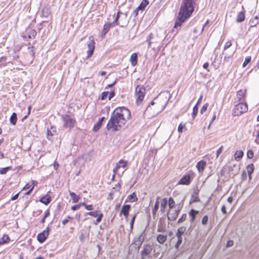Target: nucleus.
Returning a JSON list of instances; mask_svg holds the SVG:
<instances>
[{
	"mask_svg": "<svg viewBox=\"0 0 259 259\" xmlns=\"http://www.w3.org/2000/svg\"><path fill=\"white\" fill-rule=\"evenodd\" d=\"M130 117L131 112L128 109L124 107H117L111 113L106 129L112 132L119 131Z\"/></svg>",
	"mask_w": 259,
	"mask_h": 259,
	"instance_id": "obj_1",
	"label": "nucleus"
},
{
	"mask_svg": "<svg viewBox=\"0 0 259 259\" xmlns=\"http://www.w3.org/2000/svg\"><path fill=\"white\" fill-rule=\"evenodd\" d=\"M170 97V96L167 92L160 93L150 103L147 107V110L150 108L151 106L155 105L154 110H156L157 113L161 112L166 106Z\"/></svg>",
	"mask_w": 259,
	"mask_h": 259,
	"instance_id": "obj_2",
	"label": "nucleus"
},
{
	"mask_svg": "<svg viewBox=\"0 0 259 259\" xmlns=\"http://www.w3.org/2000/svg\"><path fill=\"white\" fill-rule=\"evenodd\" d=\"M189 9H186V8H180L178 17L176 19V21L174 25V29H177L176 32L178 31V27H180L182 23L187 19L191 15L192 13H190Z\"/></svg>",
	"mask_w": 259,
	"mask_h": 259,
	"instance_id": "obj_3",
	"label": "nucleus"
},
{
	"mask_svg": "<svg viewBox=\"0 0 259 259\" xmlns=\"http://www.w3.org/2000/svg\"><path fill=\"white\" fill-rule=\"evenodd\" d=\"M61 119L63 122V126L65 128L71 129L74 127L76 120L72 118L69 115H64L61 116Z\"/></svg>",
	"mask_w": 259,
	"mask_h": 259,
	"instance_id": "obj_4",
	"label": "nucleus"
},
{
	"mask_svg": "<svg viewBox=\"0 0 259 259\" xmlns=\"http://www.w3.org/2000/svg\"><path fill=\"white\" fill-rule=\"evenodd\" d=\"M145 88L142 85H138L136 88L135 93L137 96L136 102L137 104H140L144 100L145 96Z\"/></svg>",
	"mask_w": 259,
	"mask_h": 259,
	"instance_id": "obj_5",
	"label": "nucleus"
},
{
	"mask_svg": "<svg viewBox=\"0 0 259 259\" xmlns=\"http://www.w3.org/2000/svg\"><path fill=\"white\" fill-rule=\"evenodd\" d=\"M153 249V246L149 243L144 244L140 251L141 259H148Z\"/></svg>",
	"mask_w": 259,
	"mask_h": 259,
	"instance_id": "obj_6",
	"label": "nucleus"
},
{
	"mask_svg": "<svg viewBox=\"0 0 259 259\" xmlns=\"http://www.w3.org/2000/svg\"><path fill=\"white\" fill-rule=\"evenodd\" d=\"M144 234L145 231H143L138 236L135 237L133 239V243L135 245L138 250L141 247L145 240V235Z\"/></svg>",
	"mask_w": 259,
	"mask_h": 259,
	"instance_id": "obj_7",
	"label": "nucleus"
},
{
	"mask_svg": "<svg viewBox=\"0 0 259 259\" xmlns=\"http://www.w3.org/2000/svg\"><path fill=\"white\" fill-rule=\"evenodd\" d=\"M186 231V227L182 226L180 227L176 233V236L178 238V241L175 245V248L178 249L182 243V235Z\"/></svg>",
	"mask_w": 259,
	"mask_h": 259,
	"instance_id": "obj_8",
	"label": "nucleus"
},
{
	"mask_svg": "<svg viewBox=\"0 0 259 259\" xmlns=\"http://www.w3.org/2000/svg\"><path fill=\"white\" fill-rule=\"evenodd\" d=\"M49 235V228L48 227L42 232L37 236V239L39 242L42 243L45 241Z\"/></svg>",
	"mask_w": 259,
	"mask_h": 259,
	"instance_id": "obj_9",
	"label": "nucleus"
},
{
	"mask_svg": "<svg viewBox=\"0 0 259 259\" xmlns=\"http://www.w3.org/2000/svg\"><path fill=\"white\" fill-rule=\"evenodd\" d=\"M195 4V0H184L183 5L181 6V8L189 9L190 13L194 11L193 5Z\"/></svg>",
	"mask_w": 259,
	"mask_h": 259,
	"instance_id": "obj_10",
	"label": "nucleus"
},
{
	"mask_svg": "<svg viewBox=\"0 0 259 259\" xmlns=\"http://www.w3.org/2000/svg\"><path fill=\"white\" fill-rule=\"evenodd\" d=\"M180 212V209H176L175 210L169 209L167 213L168 220L171 221L176 220Z\"/></svg>",
	"mask_w": 259,
	"mask_h": 259,
	"instance_id": "obj_11",
	"label": "nucleus"
},
{
	"mask_svg": "<svg viewBox=\"0 0 259 259\" xmlns=\"http://www.w3.org/2000/svg\"><path fill=\"white\" fill-rule=\"evenodd\" d=\"M243 113V103L240 101L237 104L233 109V116H239Z\"/></svg>",
	"mask_w": 259,
	"mask_h": 259,
	"instance_id": "obj_12",
	"label": "nucleus"
},
{
	"mask_svg": "<svg viewBox=\"0 0 259 259\" xmlns=\"http://www.w3.org/2000/svg\"><path fill=\"white\" fill-rule=\"evenodd\" d=\"M95 42L93 40H90L87 42V45L88 47V56L87 58H89L91 57L95 49Z\"/></svg>",
	"mask_w": 259,
	"mask_h": 259,
	"instance_id": "obj_13",
	"label": "nucleus"
},
{
	"mask_svg": "<svg viewBox=\"0 0 259 259\" xmlns=\"http://www.w3.org/2000/svg\"><path fill=\"white\" fill-rule=\"evenodd\" d=\"M131 206L129 204L123 205L120 212V215L123 214L126 219H127L129 214V211Z\"/></svg>",
	"mask_w": 259,
	"mask_h": 259,
	"instance_id": "obj_14",
	"label": "nucleus"
},
{
	"mask_svg": "<svg viewBox=\"0 0 259 259\" xmlns=\"http://www.w3.org/2000/svg\"><path fill=\"white\" fill-rule=\"evenodd\" d=\"M191 181V176L190 175H186L180 179L178 184L180 185H188L190 184Z\"/></svg>",
	"mask_w": 259,
	"mask_h": 259,
	"instance_id": "obj_15",
	"label": "nucleus"
},
{
	"mask_svg": "<svg viewBox=\"0 0 259 259\" xmlns=\"http://www.w3.org/2000/svg\"><path fill=\"white\" fill-rule=\"evenodd\" d=\"M112 26V25L111 23L108 22L106 23L104 25L103 28L101 32V36L102 37H104L107 33L109 31L110 29Z\"/></svg>",
	"mask_w": 259,
	"mask_h": 259,
	"instance_id": "obj_16",
	"label": "nucleus"
},
{
	"mask_svg": "<svg viewBox=\"0 0 259 259\" xmlns=\"http://www.w3.org/2000/svg\"><path fill=\"white\" fill-rule=\"evenodd\" d=\"M126 164H127L126 161H125L122 159L118 161V162L116 163V167L113 170L114 173L115 174L118 170V169L121 167H122L123 168H125L126 166Z\"/></svg>",
	"mask_w": 259,
	"mask_h": 259,
	"instance_id": "obj_17",
	"label": "nucleus"
},
{
	"mask_svg": "<svg viewBox=\"0 0 259 259\" xmlns=\"http://www.w3.org/2000/svg\"><path fill=\"white\" fill-rule=\"evenodd\" d=\"M157 231L158 232H165L166 231L165 224L161 219L158 222Z\"/></svg>",
	"mask_w": 259,
	"mask_h": 259,
	"instance_id": "obj_18",
	"label": "nucleus"
},
{
	"mask_svg": "<svg viewBox=\"0 0 259 259\" xmlns=\"http://www.w3.org/2000/svg\"><path fill=\"white\" fill-rule=\"evenodd\" d=\"M206 165V162L201 160L199 161L196 164V167L199 172H202Z\"/></svg>",
	"mask_w": 259,
	"mask_h": 259,
	"instance_id": "obj_19",
	"label": "nucleus"
},
{
	"mask_svg": "<svg viewBox=\"0 0 259 259\" xmlns=\"http://www.w3.org/2000/svg\"><path fill=\"white\" fill-rule=\"evenodd\" d=\"M40 202L42 203L43 204L45 205H48L49 204L51 201V198L50 196L48 195H46L45 196H44L42 197L40 200Z\"/></svg>",
	"mask_w": 259,
	"mask_h": 259,
	"instance_id": "obj_20",
	"label": "nucleus"
},
{
	"mask_svg": "<svg viewBox=\"0 0 259 259\" xmlns=\"http://www.w3.org/2000/svg\"><path fill=\"white\" fill-rule=\"evenodd\" d=\"M167 239L166 235L159 234L157 236L156 240L161 244H163Z\"/></svg>",
	"mask_w": 259,
	"mask_h": 259,
	"instance_id": "obj_21",
	"label": "nucleus"
},
{
	"mask_svg": "<svg viewBox=\"0 0 259 259\" xmlns=\"http://www.w3.org/2000/svg\"><path fill=\"white\" fill-rule=\"evenodd\" d=\"M199 213V211L198 210H194L193 209H192L190 210V211L189 212V215L191 217V219L190 220V221L191 222H193L195 219L196 215Z\"/></svg>",
	"mask_w": 259,
	"mask_h": 259,
	"instance_id": "obj_22",
	"label": "nucleus"
},
{
	"mask_svg": "<svg viewBox=\"0 0 259 259\" xmlns=\"http://www.w3.org/2000/svg\"><path fill=\"white\" fill-rule=\"evenodd\" d=\"M168 201L166 198L162 199V202L160 204V211L161 212H164L165 208L167 205Z\"/></svg>",
	"mask_w": 259,
	"mask_h": 259,
	"instance_id": "obj_23",
	"label": "nucleus"
},
{
	"mask_svg": "<svg viewBox=\"0 0 259 259\" xmlns=\"http://www.w3.org/2000/svg\"><path fill=\"white\" fill-rule=\"evenodd\" d=\"M246 169H247V174H248V175L249 177V179L251 180V174L253 172V171L254 169L253 164H250L248 165L246 167Z\"/></svg>",
	"mask_w": 259,
	"mask_h": 259,
	"instance_id": "obj_24",
	"label": "nucleus"
},
{
	"mask_svg": "<svg viewBox=\"0 0 259 259\" xmlns=\"http://www.w3.org/2000/svg\"><path fill=\"white\" fill-rule=\"evenodd\" d=\"M69 193L73 203H76L79 201L80 199L79 196L77 195L75 193L70 191H69Z\"/></svg>",
	"mask_w": 259,
	"mask_h": 259,
	"instance_id": "obj_25",
	"label": "nucleus"
},
{
	"mask_svg": "<svg viewBox=\"0 0 259 259\" xmlns=\"http://www.w3.org/2000/svg\"><path fill=\"white\" fill-rule=\"evenodd\" d=\"M149 4L148 0H143L138 7V10H144L146 6Z\"/></svg>",
	"mask_w": 259,
	"mask_h": 259,
	"instance_id": "obj_26",
	"label": "nucleus"
},
{
	"mask_svg": "<svg viewBox=\"0 0 259 259\" xmlns=\"http://www.w3.org/2000/svg\"><path fill=\"white\" fill-rule=\"evenodd\" d=\"M234 158L237 161H239L241 160L242 157H243V151L242 150H238L234 154Z\"/></svg>",
	"mask_w": 259,
	"mask_h": 259,
	"instance_id": "obj_27",
	"label": "nucleus"
},
{
	"mask_svg": "<svg viewBox=\"0 0 259 259\" xmlns=\"http://www.w3.org/2000/svg\"><path fill=\"white\" fill-rule=\"evenodd\" d=\"M138 55L136 53H134L131 55L130 61L133 66H135L137 64Z\"/></svg>",
	"mask_w": 259,
	"mask_h": 259,
	"instance_id": "obj_28",
	"label": "nucleus"
},
{
	"mask_svg": "<svg viewBox=\"0 0 259 259\" xmlns=\"http://www.w3.org/2000/svg\"><path fill=\"white\" fill-rule=\"evenodd\" d=\"M17 121V115L16 113L13 112L10 118V121L13 125H15Z\"/></svg>",
	"mask_w": 259,
	"mask_h": 259,
	"instance_id": "obj_29",
	"label": "nucleus"
},
{
	"mask_svg": "<svg viewBox=\"0 0 259 259\" xmlns=\"http://www.w3.org/2000/svg\"><path fill=\"white\" fill-rule=\"evenodd\" d=\"M57 133L56 127L51 126L50 129L48 128L47 134L48 136H53Z\"/></svg>",
	"mask_w": 259,
	"mask_h": 259,
	"instance_id": "obj_30",
	"label": "nucleus"
},
{
	"mask_svg": "<svg viewBox=\"0 0 259 259\" xmlns=\"http://www.w3.org/2000/svg\"><path fill=\"white\" fill-rule=\"evenodd\" d=\"M159 199V197H157L156 198V202H155L154 206V208L152 210V213L154 215L156 213V211H157V210L159 208V201H158Z\"/></svg>",
	"mask_w": 259,
	"mask_h": 259,
	"instance_id": "obj_31",
	"label": "nucleus"
},
{
	"mask_svg": "<svg viewBox=\"0 0 259 259\" xmlns=\"http://www.w3.org/2000/svg\"><path fill=\"white\" fill-rule=\"evenodd\" d=\"M168 206L169 209H172L175 207V202L172 197H169L168 199Z\"/></svg>",
	"mask_w": 259,
	"mask_h": 259,
	"instance_id": "obj_32",
	"label": "nucleus"
},
{
	"mask_svg": "<svg viewBox=\"0 0 259 259\" xmlns=\"http://www.w3.org/2000/svg\"><path fill=\"white\" fill-rule=\"evenodd\" d=\"M128 198L130 201L132 202L137 201L138 198L137 197L136 194L134 192L132 194L128 196Z\"/></svg>",
	"mask_w": 259,
	"mask_h": 259,
	"instance_id": "obj_33",
	"label": "nucleus"
},
{
	"mask_svg": "<svg viewBox=\"0 0 259 259\" xmlns=\"http://www.w3.org/2000/svg\"><path fill=\"white\" fill-rule=\"evenodd\" d=\"M11 168H12L11 166H7V167H4V168H0V174L5 175Z\"/></svg>",
	"mask_w": 259,
	"mask_h": 259,
	"instance_id": "obj_34",
	"label": "nucleus"
},
{
	"mask_svg": "<svg viewBox=\"0 0 259 259\" xmlns=\"http://www.w3.org/2000/svg\"><path fill=\"white\" fill-rule=\"evenodd\" d=\"M103 217V213H99V215L98 217H97V218L96 220V221H95L94 222V224L96 225H98L100 222H101Z\"/></svg>",
	"mask_w": 259,
	"mask_h": 259,
	"instance_id": "obj_35",
	"label": "nucleus"
},
{
	"mask_svg": "<svg viewBox=\"0 0 259 259\" xmlns=\"http://www.w3.org/2000/svg\"><path fill=\"white\" fill-rule=\"evenodd\" d=\"M198 110V107L197 106V104H196L193 108V112L192 113V116L193 118H195V117L197 114Z\"/></svg>",
	"mask_w": 259,
	"mask_h": 259,
	"instance_id": "obj_36",
	"label": "nucleus"
},
{
	"mask_svg": "<svg viewBox=\"0 0 259 259\" xmlns=\"http://www.w3.org/2000/svg\"><path fill=\"white\" fill-rule=\"evenodd\" d=\"M10 238L8 235L4 236L0 240V245L3 244L8 242Z\"/></svg>",
	"mask_w": 259,
	"mask_h": 259,
	"instance_id": "obj_37",
	"label": "nucleus"
},
{
	"mask_svg": "<svg viewBox=\"0 0 259 259\" xmlns=\"http://www.w3.org/2000/svg\"><path fill=\"white\" fill-rule=\"evenodd\" d=\"M102 124V123L101 122V121H98L93 127V131L94 132H97L101 127Z\"/></svg>",
	"mask_w": 259,
	"mask_h": 259,
	"instance_id": "obj_38",
	"label": "nucleus"
},
{
	"mask_svg": "<svg viewBox=\"0 0 259 259\" xmlns=\"http://www.w3.org/2000/svg\"><path fill=\"white\" fill-rule=\"evenodd\" d=\"M136 216H137V214H135L133 217L132 219L131 220V222H130V231H132L133 229L134 224V222H135V219L136 218Z\"/></svg>",
	"mask_w": 259,
	"mask_h": 259,
	"instance_id": "obj_39",
	"label": "nucleus"
},
{
	"mask_svg": "<svg viewBox=\"0 0 259 259\" xmlns=\"http://www.w3.org/2000/svg\"><path fill=\"white\" fill-rule=\"evenodd\" d=\"M85 215H91V216H92V217H98L99 215V213H98V211H90V212H87L85 213Z\"/></svg>",
	"mask_w": 259,
	"mask_h": 259,
	"instance_id": "obj_40",
	"label": "nucleus"
},
{
	"mask_svg": "<svg viewBox=\"0 0 259 259\" xmlns=\"http://www.w3.org/2000/svg\"><path fill=\"white\" fill-rule=\"evenodd\" d=\"M243 21V11H241L238 15L237 18V22H241Z\"/></svg>",
	"mask_w": 259,
	"mask_h": 259,
	"instance_id": "obj_41",
	"label": "nucleus"
},
{
	"mask_svg": "<svg viewBox=\"0 0 259 259\" xmlns=\"http://www.w3.org/2000/svg\"><path fill=\"white\" fill-rule=\"evenodd\" d=\"M237 97L239 102H242V99L243 98V92L241 90H239L237 92Z\"/></svg>",
	"mask_w": 259,
	"mask_h": 259,
	"instance_id": "obj_42",
	"label": "nucleus"
},
{
	"mask_svg": "<svg viewBox=\"0 0 259 259\" xmlns=\"http://www.w3.org/2000/svg\"><path fill=\"white\" fill-rule=\"evenodd\" d=\"M208 103H205L202 107L200 110V113L201 114H203L207 110V107H208Z\"/></svg>",
	"mask_w": 259,
	"mask_h": 259,
	"instance_id": "obj_43",
	"label": "nucleus"
},
{
	"mask_svg": "<svg viewBox=\"0 0 259 259\" xmlns=\"http://www.w3.org/2000/svg\"><path fill=\"white\" fill-rule=\"evenodd\" d=\"M186 218H187V214L186 213H184L181 216V217L179 219V220L178 221V223L180 224V223H183L184 221L186 220Z\"/></svg>",
	"mask_w": 259,
	"mask_h": 259,
	"instance_id": "obj_44",
	"label": "nucleus"
},
{
	"mask_svg": "<svg viewBox=\"0 0 259 259\" xmlns=\"http://www.w3.org/2000/svg\"><path fill=\"white\" fill-rule=\"evenodd\" d=\"M208 216L206 215H204L202 218V221H201L202 224L203 225H206L208 222Z\"/></svg>",
	"mask_w": 259,
	"mask_h": 259,
	"instance_id": "obj_45",
	"label": "nucleus"
},
{
	"mask_svg": "<svg viewBox=\"0 0 259 259\" xmlns=\"http://www.w3.org/2000/svg\"><path fill=\"white\" fill-rule=\"evenodd\" d=\"M251 57L250 56H247L245 58V59L244 61V67H245L251 61Z\"/></svg>",
	"mask_w": 259,
	"mask_h": 259,
	"instance_id": "obj_46",
	"label": "nucleus"
},
{
	"mask_svg": "<svg viewBox=\"0 0 259 259\" xmlns=\"http://www.w3.org/2000/svg\"><path fill=\"white\" fill-rule=\"evenodd\" d=\"M118 19H119V16H117L116 17L115 20L113 21V22L111 23L112 24L113 27L118 25L119 24L118 23Z\"/></svg>",
	"mask_w": 259,
	"mask_h": 259,
	"instance_id": "obj_47",
	"label": "nucleus"
},
{
	"mask_svg": "<svg viewBox=\"0 0 259 259\" xmlns=\"http://www.w3.org/2000/svg\"><path fill=\"white\" fill-rule=\"evenodd\" d=\"M108 94H109V92L107 91L103 92L101 95V100L105 99L107 98Z\"/></svg>",
	"mask_w": 259,
	"mask_h": 259,
	"instance_id": "obj_48",
	"label": "nucleus"
},
{
	"mask_svg": "<svg viewBox=\"0 0 259 259\" xmlns=\"http://www.w3.org/2000/svg\"><path fill=\"white\" fill-rule=\"evenodd\" d=\"M247 156L248 158L250 159L253 157V152L251 150L248 151L247 153Z\"/></svg>",
	"mask_w": 259,
	"mask_h": 259,
	"instance_id": "obj_49",
	"label": "nucleus"
},
{
	"mask_svg": "<svg viewBox=\"0 0 259 259\" xmlns=\"http://www.w3.org/2000/svg\"><path fill=\"white\" fill-rule=\"evenodd\" d=\"M6 58L5 57H1L0 58V66L2 65L3 64H4V65L6 64Z\"/></svg>",
	"mask_w": 259,
	"mask_h": 259,
	"instance_id": "obj_50",
	"label": "nucleus"
},
{
	"mask_svg": "<svg viewBox=\"0 0 259 259\" xmlns=\"http://www.w3.org/2000/svg\"><path fill=\"white\" fill-rule=\"evenodd\" d=\"M223 149V146H221L219 148V149L217 150V153H216L217 158H218L219 157V156L220 155V154L222 152Z\"/></svg>",
	"mask_w": 259,
	"mask_h": 259,
	"instance_id": "obj_51",
	"label": "nucleus"
},
{
	"mask_svg": "<svg viewBox=\"0 0 259 259\" xmlns=\"http://www.w3.org/2000/svg\"><path fill=\"white\" fill-rule=\"evenodd\" d=\"M233 245V241L232 240H229L226 244V247L228 248Z\"/></svg>",
	"mask_w": 259,
	"mask_h": 259,
	"instance_id": "obj_52",
	"label": "nucleus"
},
{
	"mask_svg": "<svg viewBox=\"0 0 259 259\" xmlns=\"http://www.w3.org/2000/svg\"><path fill=\"white\" fill-rule=\"evenodd\" d=\"M231 45H232V43L230 41L226 42L225 45V46H224V50H225L227 49L228 48H229V47H230Z\"/></svg>",
	"mask_w": 259,
	"mask_h": 259,
	"instance_id": "obj_53",
	"label": "nucleus"
},
{
	"mask_svg": "<svg viewBox=\"0 0 259 259\" xmlns=\"http://www.w3.org/2000/svg\"><path fill=\"white\" fill-rule=\"evenodd\" d=\"M79 208H80V205H78V204H76V205H74L71 206V209L74 211L79 209Z\"/></svg>",
	"mask_w": 259,
	"mask_h": 259,
	"instance_id": "obj_54",
	"label": "nucleus"
},
{
	"mask_svg": "<svg viewBox=\"0 0 259 259\" xmlns=\"http://www.w3.org/2000/svg\"><path fill=\"white\" fill-rule=\"evenodd\" d=\"M84 207L88 210H92L93 209V206L92 205L90 204V205H87V204H85Z\"/></svg>",
	"mask_w": 259,
	"mask_h": 259,
	"instance_id": "obj_55",
	"label": "nucleus"
},
{
	"mask_svg": "<svg viewBox=\"0 0 259 259\" xmlns=\"http://www.w3.org/2000/svg\"><path fill=\"white\" fill-rule=\"evenodd\" d=\"M184 126V125H183L182 124V123H180L179 124V125L178 126V132L179 133H182L183 132V130Z\"/></svg>",
	"mask_w": 259,
	"mask_h": 259,
	"instance_id": "obj_56",
	"label": "nucleus"
},
{
	"mask_svg": "<svg viewBox=\"0 0 259 259\" xmlns=\"http://www.w3.org/2000/svg\"><path fill=\"white\" fill-rule=\"evenodd\" d=\"M115 96V92L114 91H112L109 93V100H110L113 97Z\"/></svg>",
	"mask_w": 259,
	"mask_h": 259,
	"instance_id": "obj_57",
	"label": "nucleus"
},
{
	"mask_svg": "<svg viewBox=\"0 0 259 259\" xmlns=\"http://www.w3.org/2000/svg\"><path fill=\"white\" fill-rule=\"evenodd\" d=\"M31 187V185H30L29 183H28L23 187V190L30 189Z\"/></svg>",
	"mask_w": 259,
	"mask_h": 259,
	"instance_id": "obj_58",
	"label": "nucleus"
},
{
	"mask_svg": "<svg viewBox=\"0 0 259 259\" xmlns=\"http://www.w3.org/2000/svg\"><path fill=\"white\" fill-rule=\"evenodd\" d=\"M221 211L225 214L227 213V211H226V206H225V205H223L222 206V207H221Z\"/></svg>",
	"mask_w": 259,
	"mask_h": 259,
	"instance_id": "obj_59",
	"label": "nucleus"
},
{
	"mask_svg": "<svg viewBox=\"0 0 259 259\" xmlns=\"http://www.w3.org/2000/svg\"><path fill=\"white\" fill-rule=\"evenodd\" d=\"M19 195V193H17L16 194H15L14 196H13L11 198V200H16L18 198Z\"/></svg>",
	"mask_w": 259,
	"mask_h": 259,
	"instance_id": "obj_60",
	"label": "nucleus"
},
{
	"mask_svg": "<svg viewBox=\"0 0 259 259\" xmlns=\"http://www.w3.org/2000/svg\"><path fill=\"white\" fill-rule=\"evenodd\" d=\"M34 188V186H32L31 188L29 189V191H28L27 192L25 193V194L26 195H30L31 194V193L32 192L33 189Z\"/></svg>",
	"mask_w": 259,
	"mask_h": 259,
	"instance_id": "obj_61",
	"label": "nucleus"
},
{
	"mask_svg": "<svg viewBox=\"0 0 259 259\" xmlns=\"http://www.w3.org/2000/svg\"><path fill=\"white\" fill-rule=\"evenodd\" d=\"M33 47H28V49L29 50H30V49L31 50V51H30V54H31V55H32L33 56L34 55V54H35V52H34V51L33 50Z\"/></svg>",
	"mask_w": 259,
	"mask_h": 259,
	"instance_id": "obj_62",
	"label": "nucleus"
},
{
	"mask_svg": "<svg viewBox=\"0 0 259 259\" xmlns=\"http://www.w3.org/2000/svg\"><path fill=\"white\" fill-rule=\"evenodd\" d=\"M50 211L49 209H47L46 212H45V215H44V217L45 218H47L48 217H49L50 215Z\"/></svg>",
	"mask_w": 259,
	"mask_h": 259,
	"instance_id": "obj_63",
	"label": "nucleus"
},
{
	"mask_svg": "<svg viewBox=\"0 0 259 259\" xmlns=\"http://www.w3.org/2000/svg\"><path fill=\"white\" fill-rule=\"evenodd\" d=\"M153 38V34L151 33L147 37V41L150 40Z\"/></svg>",
	"mask_w": 259,
	"mask_h": 259,
	"instance_id": "obj_64",
	"label": "nucleus"
}]
</instances>
